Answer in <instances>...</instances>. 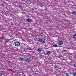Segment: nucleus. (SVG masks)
<instances>
[{
  "mask_svg": "<svg viewBox=\"0 0 76 76\" xmlns=\"http://www.w3.org/2000/svg\"><path fill=\"white\" fill-rule=\"evenodd\" d=\"M38 39L39 41V42H42V43H45V40L44 38H38Z\"/></svg>",
  "mask_w": 76,
  "mask_h": 76,
  "instance_id": "obj_1",
  "label": "nucleus"
},
{
  "mask_svg": "<svg viewBox=\"0 0 76 76\" xmlns=\"http://www.w3.org/2000/svg\"><path fill=\"white\" fill-rule=\"evenodd\" d=\"M15 45L16 47H19L20 45V43L18 42H17L15 43Z\"/></svg>",
  "mask_w": 76,
  "mask_h": 76,
  "instance_id": "obj_2",
  "label": "nucleus"
},
{
  "mask_svg": "<svg viewBox=\"0 0 76 76\" xmlns=\"http://www.w3.org/2000/svg\"><path fill=\"white\" fill-rule=\"evenodd\" d=\"M10 40H8L7 39H6V41L4 42V44H8Z\"/></svg>",
  "mask_w": 76,
  "mask_h": 76,
  "instance_id": "obj_3",
  "label": "nucleus"
},
{
  "mask_svg": "<svg viewBox=\"0 0 76 76\" xmlns=\"http://www.w3.org/2000/svg\"><path fill=\"white\" fill-rule=\"evenodd\" d=\"M58 44L59 45H62L63 44V41L60 40L59 41Z\"/></svg>",
  "mask_w": 76,
  "mask_h": 76,
  "instance_id": "obj_4",
  "label": "nucleus"
},
{
  "mask_svg": "<svg viewBox=\"0 0 76 76\" xmlns=\"http://www.w3.org/2000/svg\"><path fill=\"white\" fill-rule=\"evenodd\" d=\"M17 7H18L19 8H20V9H21L22 8V6L20 5V4H18L17 5H16Z\"/></svg>",
  "mask_w": 76,
  "mask_h": 76,
  "instance_id": "obj_5",
  "label": "nucleus"
},
{
  "mask_svg": "<svg viewBox=\"0 0 76 76\" xmlns=\"http://www.w3.org/2000/svg\"><path fill=\"white\" fill-rule=\"evenodd\" d=\"M37 51L39 53H41V51H42V49L40 48H38L37 50Z\"/></svg>",
  "mask_w": 76,
  "mask_h": 76,
  "instance_id": "obj_6",
  "label": "nucleus"
},
{
  "mask_svg": "<svg viewBox=\"0 0 76 76\" xmlns=\"http://www.w3.org/2000/svg\"><path fill=\"white\" fill-rule=\"evenodd\" d=\"M26 20L27 21V22H31L32 21V20H31V19L29 18L27 19Z\"/></svg>",
  "mask_w": 76,
  "mask_h": 76,
  "instance_id": "obj_7",
  "label": "nucleus"
},
{
  "mask_svg": "<svg viewBox=\"0 0 76 76\" xmlns=\"http://www.w3.org/2000/svg\"><path fill=\"white\" fill-rule=\"evenodd\" d=\"M18 59L19 60H20V61H23L24 60V59L23 58L20 57L18 58Z\"/></svg>",
  "mask_w": 76,
  "mask_h": 76,
  "instance_id": "obj_8",
  "label": "nucleus"
},
{
  "mask_svg": "<svg viewBox=\"0 0 76 76\" xmlns=\"http://www.w3.org/2000/svg\"><path fill=\"white\" fill-rule=\"evenodd\" d=\"M47 54L48 55H50L51 52L50 51H48L47 52Z\"/></svg>",
  "mask_w": 76,
  "mask_h": 76,
  "instance_id": "obj_9",
  "label": "nucleus"
},
{
  "mask_svg": "<svg viewBox=\"0 0 76 76\" xmlns=\"http://www.w3.org/2000/svg\"><path fill=\"white\" fill-rule=\"evenodd\" d=\"M26 61L28 62H30L31 61V60H30V58L29 59L27 58V59L26 60Z\"/></svg>",
  "mask_w": 76,
  "mask_h": 76,
  "instance_id": "obj_10",
  "label": "nucleus"
},
{
  "mask_svg": "<svg viewBox=\"0 0 76 76\" xmlns=\"http://www.w3.org/2000/svg\"><path fill=\"white\" fill-rule=\"evenodd\" d=\"M72 13L73 15H76V12L75 11H73L72 12Z\"/></svg>",
  "mask_w": 76,
  "mask_h": 76,
  "instance_id": "obj_11",
  "label": "nucleus"
},
{
  "mask_svg": "<svg viewBox=\"0 0 76 76\" xmlns=\"http://www.w3.org/2000/svg\"><path fill=\"white\" fill-rule=\"evenodd\" d=\"M72 74L74 76H76V73L75 72L72 73Z\"/></svg>",
  "mask_w": 76,
  "mask_h": 76,
  "instance_id": "obj_12",
  "label": "nucleus"
},
{
  "mask_svg": "<svg viewBox=\"0 0 76 76\" xmlns=\"http://www.w3.org/2000/svg\"><path fill=\"white\" fill-rule=\"evenodd\" d=\"M53 47H55V48H57V47H58V46H57V45H53Z\"/></svg>",
  "mask_w": 76,
  "mask_h": 76,
  "instance_id": "obj_13",
  "label": "nucleus"
},
{
  "mask_svg": "<svg viewBox=\"0 0 76 76\" xmlns=\"http://www.w3.org/2000/svg\"><path fill=\"white\" fill-rule=\"evenodd\" d=\"M1 6H4V2L2 3L1 4Z\"/></svg>",
  "mask_w": 76,
  "mask_h": 76,
  "instance_id": "obj_14",
  "label": "nucleus"
},
{
  "mask_svg": "<svg viewBox=\"0 0 76 76\" xmlns=\"http://www.w3.org/2000/svg\"><path fill=\"white\" fill-rule=\"evenodd\" d=\"M73 66L74 67H76V64H74L73 65Z\"/></svg>",
  "mask_w": 76,
  "mask_h": 76,
  "instance_id": "obj_15",
  "label": "nucleus"
},
{
  "mask_svg": "<svg viewBox=\"0 0 76 76\" xmlns=\"http://www.w3.org/2000/svg\"><path fill=\"white\" fill-rule=\"evenodd\" d=\"M65 73V75H66V76H69V74L67 73Z\"/></svg>",
  "mask_w": 76,
  "mask_h": 76,
  "instance_id": "obj_16",
  "label": "nucleus"
},
{
  "mask_svg": "<svg viewBox=\"0 0 76 76\" xmlns=\"http://www.w3.org/2000/svg\"><path fill=\"white\" fill-rule=\"evenodd\" d=\"M73 37L75 38H76V34L74 35Z\"/></svg>",
  "mask_w": 76,
  "mask_h": 76,
  "instance_id": "obj_17",
  "label": "nucleus"
},
{
  "mask_svg": "<svg viewBox=\"0 0 76 76\" xmlns=\"http://www.w3.org/2000/svg\"><path fill=\"white\" fill-rule=\"evenodd\" d=\"M0 41L1 42V43H3V41H2V40H0Z\"/></svg>",
  "mask_w": 76,
  "mask_h": 76,
  "instance_id": "obj_18",
  "label": "nucleus"
},
{
  "mask_svg": "<svg viewBox=\"0 0 76 76\" xmlns=\"http://www.w3.org/2000/svg\"><path fill=\"white\" fill-rule=\"evenodd\" d=\"M2 75V73H0V76H1Z\"/></svg>",
  "mask_w": 76,
  "mask_h": 76,
  "instance_id": "obj_19",
  "label": "nucleus"
},
{
  "mask_svg": "<svg viewBox=\"0 0 76 76\" xmlns=\"http://www.w3.org/2000/svg\"><path fill=\"white\" fill-rule=\"evenodd\" d=\"M45 10H47V8H45Z\"/></svg>",
  "mask_w": 76,
  "mask_h": 76,
  "instance_id": "obj_20",
  "label": "nucleus"
},
{
  "mask_svg": "<svg viewBox=\"0 0 76 76\" xmlns=\"http://www.w3.org/2000/svg\"><path fill=\"white\" fill-rule=\"evenodd\" d=\"M28 49H29L30 50H32V49L30 48H28Z\"/></svg>",
  "mask_w": 76,
  "mask_h": 76,
  "instance_id": "obj_21",
  "label": "nucleus"
},
{
  "mask_svg": "<svg viewBox=\"0 0 76 76\" xmlns=\"http://www.w3.org/2000/svg\"><path fill=\"white\" fill-rule=\"evenodd\" d=\"M31 13H34V12H33V11H31Z\"/></svg>",
  "mask_w": 76,
  "mask_h": 76,
  "instance_id": "obj_22",
  "label": "nucleus"
},
{
  "mask_svg": "<svg viewBox=\"0 0 76 76\" xmlns=\"http://www.w3.org/2000/svg\"><path fill=\"white\" fill-rule=\"evenodd\" d=\"M4 36H3V38H4Z\"/></svg>",
  "mask_w": 76,
  "mask_h": 76,
  "instance_id": "obj_23",
  "label": "nucleus"
},
{
  "mask_svg": "<svg viewBox=\"0 0 76 76\" xmlns=\"http://www.w3.org/2000/svg\"><path fill=\"white\" fill-rule=\"evenodd\" d=\"M21 63H22V64L23 63V62Z\"/></svg>",
  "mask_w": 76,
  "mask_h": 76,
  "instance_id": "obj_24",
  "label": "nucleus"
},
{
  "mask_svg": "<svg viewBox=\"0 0 76 76\" xmlns=\"http://www.w3.org/2000/svg\"><path fill=\"white\" fill-rule=\"evenodd\" d=\"M27 45V46H28V45Z\"/></svg>",
  "mask_w": 76,
  "mask_h": 76,
  "instance_id": "obj_25",
  "label": "nucleus"
},
{
  "mask_svg": "<svg viewBox=\"0 0 76 76\" xmlns=\"http://www.w3.org/2000/svg\"><path fill=\"white\" fill-rule=\"evenodd\" d=\"M21 63H22V62H21Z\"/></svg>",
  "mask_w": 76,
  "mask_h": 76,
  "instance_id": "obj_26",
  "label": "nucleus"
}]
</instances>
